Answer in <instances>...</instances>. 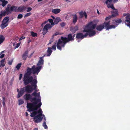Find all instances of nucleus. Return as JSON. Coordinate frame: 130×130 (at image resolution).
Here are the masks:
<instances>
[{
	"label": "nucleus",
	"mask_w": 130,
	"mask_h": 130,
	"mask_svg": "<svg viewBox=\"0 0 130 130\" xmlns=\"http://www.w3.org/2000/svg\"><path fill=\"white\" fill-rule=\"evenodd\" d=\"M26 9V7L24 6H21L17 8V12H23Z\"/></svg>",
	"instance_id": "obj_14"
},
{
	"label": "nucleus",
	"mask_w": 130,
	"mask_h": 130,
	"mask_svg": "<svg viewBox=\"0 0 130 130\" xmlns=\"http://www.w3.org/2000/svg\"><path fill=\"white\" fill-rule=\"evenodd\" d=\"M34 53V52L33 53H31L29 55V56L28 57V58H30L32 56Z\"/></svg>",
	"instance_id": "obj_53"
},
{
	"label": "nucleus",
	"mask_w": 130,
	"mask_h": 130,
	"mask_svg": "<svg viewBox=\"0 0 130 130\" xmlns=\"http://www.w3.org/2000/svg\"><path fill=\"white\" fill-rule=\"evenodd\" d=\"M3 16V15H2L1 14H0V20L2 18V17Z\"/></svg>",
	"instance_id": "obj_63"
},
{
	"label": "nucleus",
	"mask_w": 130,
	"mask_h": 130,
	"mask_svg": "<svg viewBox=\"0 0 130 130\" xmlns=\"http://www.w3.org/2000/svg\"><path fill=\"white\" fill-rule=\"evenodd\" d=\"M36 91L31 95L29 93H26L23 96L24 99L26 100H30L31 103L27 102V108H28L27 111L29 112L37 110L42 105L41 98L40 92L37 93Z\"/></svg>",
	"instance_id": "obj_1"
},
{
	"label": "nucleus",
	"mask_w": 130,
	"mask_h": 130,
	"mask_svg": "<svg viewBox=\"0 0 130 130\" xmlns=\"http://www.w3.org/2000/svg\"><path fill=\"white\" fill-rule=\"evenodd\" d=\"M20 46V43H18L17 44V45L15 47V48H17Z\"/></svg>",
	"instance_id": "obj_55"
},
{
	"label": "nucleus",
	"mask_w": 130,
	"mask_h": 130,
	"mask_svg": "<svg viewBox=\"0 0 130 130\" xmlns=\"http://www.w3.org/2000/svg\"><path fill=\"white\" fill-rule=\"evenodd\" d=\"M33 91V88L30 85H28L26 86L21 88L19 92L17 98H19L23 95L24 93L26 91L28 93H31Z\"/></svg>",
	"instance_id": "obj_3"
},
{
	"label": "nucleus",
	"mask_w": 130,
	"mask_h": 130,
	"mask_svg": "<svg viewBox=\"0 0 130 130\" xmlns=\"http://www.w3.org/2000/svg\"><path fill=\"white\" fill-rule=\"evenodd\" d=\"M24 103L23 100L21 99H19V105H21Z\"/></svg>",
	"instance_id": "obj_34"
},
{
	"label": "nucleus",
	"mask_w": 130,
	"mask_h": 130,
	"mask_svg": "<svg viewBox=\"0 0 130 130\" xmlns=\"http://www.w3.org/2000/svg\"><path fill=\"white\" fill-rule=\"evenodd\" d=\"M61 39H59L58 40L56 45L57 48L60 50H62L61 47H64L66 44L67 43L66 42V41H61Z\"/></svg>",
	"instance_id": "obj_6"
},
{
	"label": "nucleus",
	"mask_w": 130,
	"mask_h": 130,
	"mask_svg": "<svg viewBox=\"0 0 130 130\" xmlns=\"http://www.w3.org/2000/svg\"><path fill=\"white\" fill-rule=\"evenodd\" d=\"M42 66H39L35 67V65L32 67L31 68L29 67L27 68L26 72L24 75L23 81L25 85H26L32 82L33 79L32 76L31 75L32 73L34 75L36 74H38L40 71Z\"/></svg>",
	"instance_id": "obj_2"
},
{
	"label": "nucleus",
	"mask_w": 130,
	"mask_h": 130,
	"mask_svg": "<svg viewBox=\"0 0 130 130\" xmlns=\"http://www.w3.org/2000/svg\"><path fill=\"white\" fill-rule=\"evenodd\" d=\"M37 114L39 113V114L33 118V119L34 120V122L35 123H38L40 122L43 119V117L42 116H44V115H42V109L40 108L38 111H37Z\"/></svg>",
	"instance_id": "obj_4"
},
{
	"label": "nucleus",
	"mask_w": 130,
	"mask_h": 130,
	"mask_svg": "<svg viewBox=\"0 0 130 130\" xmlns=\"http://www.w3.org/2000/svg\"><path fill=\"white\" fill-rule=\"evenodd\" d=\"M28 50H26L25 52L22 55V57L23 59L25 60L28 56Z\"/></svg>",
	"instance_id": "obj_15"
},
{
	"label": "nucleus",
	"mask_w": 130,
	"mask_h": 130,
	"mask_svg": "<svg viewBox=\"0 0 130 130\" xmlns=\"http://www.w3.org/2000/svg\"><path fill=\"white\" fill-rule=\"evenodd\" d=\"M79 18H81L85 16V18L86 19L87 18V15L86 12L85 11L83 12L82 11L79 13Z\"/></svg>",
	"instance_id": "obj_16"
},
{
	"label": "nucleus",
	"mask_w": 130,
	"mask_h": 130,
	"mask_svg": "<svg viewBox=\"0 0 130 130\" xmlns=\"http://www.w3.org/2000/svg\"><path fill=\"white\" fill-rule=\"evenodd\" d=\"M111 17H112L111 15H110L109 17H107L105 18V20L106 21L108 20L109 19H110V18H111Z\"/></svg>",
	"instance_id": "obj_47"
},
{
	"label": "nucleus",
	"mask_w": 130,
	"mask_h": 130,
	"mask_svg": "<svg viewBox=\"0 0 130 130\" xmlns=\"http://www.w3.org/2000/svg\"><path fill=\"white\" fill-rule=\"evenodd\" d=\"M59 34V32H55V33L53 35L52 37V38H54V36L58 35Z\"/></svg>",
	"instance_id": "obj_45"
},
{
	"label": "nucleus",
	"mask_w": 130,
	"mask_h": 130,
	"mask_svg": "<svg viewBox=\"0 0 130 130\" xmlns=\"http://www.w3.org/2000/svg\"><path fill=\"white\" fill-rule=\"evenodd\" d=\"M3 105L4 106V105H5V101H3Z\"/></svg>",
	"instance_id": "obj_62"
},
{
	"label": "nucleus",
	"mask_w": 130,
	"mask_h": 130,
	"mask_svg": "<svg viewBox=\"0 0 130 130\" xmlns=\"http://www.w3.org/2000/svg\"><path fill=\"white\" fill-rule=\"evenodd\" d=\"M0 14L3 16H5L6 14L7 15L10 14H9L7 12L6 10V8L5 10L2 11H1V13Z\"/></svg>",
	"instance_id": "obj_24"
},
{
	"label": "nucleus",
	"mask_w": 130,
	"mask_h": 130,
	"mask_svg": "<svg viewBox=\"0 0 130 130\" xmlns=\"http://www.w3.org/2000/svg\"><path fill=\"white\" fill-rule=\"evenodd\" d=\"M60 9L57 8L52 9V12L55 14H57L60 12Z\"/></svg>",
	"instance_id": "obj_21"
},
{
	"label": "nucleus",
	"mask_w": 130,
	"mask_h": 130,
	"mask_svg": "<svg viewBox=\"0 0 130 130\" xmlns=\"http://www.w3.org/2000/svg\"><path fill=\"white\" fill-rule=\"evenodd\" d=\"M127 21V23H125L126 25H127V26H129L130 28V20L129 21L127 20H126Z\"/></svg>",
	"instance_id": "obj_41"
},
{
	"label": "nucleus",
	"mask_w": 130,
	"mask_h": 130,
	"mask_svg": "<svg viewBox=\"0 0 130 130\" xmlns=\"http://www.w3.org/2000/svg\"><path fill=\"white\" fill-rule=\"evenodd\" d=\"M109 3H111V0H106L105 2V3L108 5V2Z\"/></svg>",
	"instance_id": "obj_50"
},
{
	"label": "nucleus",
	"mask_w": 130,
	"mask_h": 130,
	"mask_svg": "<svg viewBox=\"0 0 130 130\" xmlns=\"http://www.w3.org/2000/svg\"><path fill=\"white\" fill-rule=\"evenodd\" d=\"M78 30V26H75L74 27H71L70 29V30L73 33H75V32Z\"/></svg>",
	"instance_id": "obj_17"
},
{
	"label": "nucleus",
	"mask_w": 130,
	"mask_h": 130,
	"mask_svg": "<svg viewBox=\"0 0 130 130\" xmlns=\"http://www.w3.org/2000/svg\"><path fill=\"white\" fill-rule=\"evenodd\" d=\"M25 38V37H24V36H22V37H21L20 38V39H19V40H22V39H24Z\"/></svg>",
	"instance_id": "obj_54"
},
{
	"label": "nucleus",
	"mask_w": 130,
	"mask_h": 130,
	"mask_svg": "<svg viewBox=\"0 0 130 130\" xmlns=\"http://www.w3.org/2000/svg\"><path fill=\"white\" fill-rule=\"evenodd\" d=\"M2 98H3V101H5V97L3 96L2 97Z\"/></svg>",
	"instance_id": "obj_59"
},
{
	"label": "nucleus",
	"mask_w": 130,
	"mask_h": 130,
	"mask_svg": "<svg viewBox=\"0 0 130 130\" xmlns=\"http://www.w3.org/2000/svg\"><path fill=\"white\" fill-rule=\"evenodd\" d=\"M37 83V81L36 79H33L32 82L30 83H31L32 86L34 87V88L33 89V90H36L37 87L36 84Z\"/></svg>",
	"instance_id": "obj_12"
},
{
	"label": "nucleus",
	"mask_w": 130,
	"mask_h": 130,
	"mask_svg": "<svg viewBox=\"0 0 130 130\" xmlns=\"http://www.w3.org/2000/svg\"><path fill=\"white\" fill-rule=\"evenodd\" d=\"M115 27L116 26L114 25H109V30L112 28H115Z\"/></svg>",
	"instance_id": "obj_42"
},
{
	"label": "nucleus",
	"mask_w": 130,
	"mask_h": 130,
	"mask_svg": "<svg viewBox=\"0 0 130 130\" xmlns=\"http://www.w3.org/2000/svg\"><path fill=\"white\" fill-rule=\"evenodd\" d=\"M96 29L99 31H101L104 28V26L103 24L98 25L96 26Z\"/></svg>",
	"instance_id": "obj_19"
},
{
	"label": "nucleus",
	"mask_w": 130,
	"mask_h": 130,
	"mask_svg": "<svg viewBox=\"0 0 130 130\" xmlns=\"http://www.w3.org/2000/svg\"><path fill=\"white\" fill-rule=\"evenodd\" d=\"M32 13L31 12H29L26 13L25 16L24 17L25 18L29 16Z\"/></svg>",
	"instance_id": "obj_39"
},
{
	"label": "nucleus",
	"mask_w": 130,
	"mask_h": 130,
	"mask_svg": "<svg viewBox=\"0 0 130 130\" xmlns=\"http://www.w3.org/2000/svg\"><path fill=\"white\" fill-rule=\"evenodd\" d=\"M13 62V60H11L8 61V64L9 65H11Z\"/></svg>",
	"instance_id": "obj_49"
},
{
	"label": "nucleus",
	"mask_w": 130,
	"mask_h": 130,
	"mask_svg": "<svg viewBox=\"0 0 130 130\" xmlns=\"http://www.w3.org/2000/svg\"><path fill=\"white\" fill-rule=\"evenodd\" d=\"M113 20L115 21L116 22L118 23H120L122 22V20L121 19H119L117 20Z\"/></svg>",
	"instance_id": "obj_40"
},
{
	"label": "nucleus",
	"mask_w": 130,
	"mask_h": 130,
	"mask_svg": "<svg viewBox=\"0 0 130 130\" xmlns=\"http://www.w3.org/2000/svg\"><path fill=\"white\" fill-rule=\"evenodd\" d=\"M66 25V23L64 22H62L60 24V25L62 27Z\"/></svg>",
	"instance_id": "obj_48"
},
{
	"label": "nucleus",
	"mask_w": 130,
	"mask_h": 130,
	"mask_svg": "<svg viewBox=\"0 0 130 130\" xmlns=\"http://www.w3.org/2000/svg\"><path fill=\"white\" fill-rule=\"evenodd\" d=\"M109 21L107 22H104L103 24L104 26V28L106 29L107 30H109V28L110 25Z\"/></svg>",
	"instance_id": "obj_18"
},
{
	"label": "nucleus",
	"mask_w": 130,
	"mask_h": 130,
	"mask_svg": "<svg viewBox=\"0 0 130 130\" xmlns=\"http://www.w3.org/2000/svg\"><path fill=\"white\" fill-rule=\"evenodd\" d=\"M52 48L50 47H48L47 48V54L46 55L47 56H49L51 55L52 52Z\"/></svg>",
	"instance_id": "obj_20"
},
{
	"label": "nucleus",
	"mask_w": 130,
	"mask_h": 130,
	"mask_svg": "<svg viewBox=\"0 0 130 130\" xmlns=\"http://www.w3.org/2000/svg\"><path fill=\"white\" fill-rule=\"evenodd\" d=\"M118 1V0H111V2L112 1H113V2H115L117 1Z\"/></svg>",
	"instance_id": "obj_58"
},
{
	"label": "nucleus",
	"mask_w": 130,
	"mask_h": 130,
	"mask_svg": "<svg viewBox=\"0 0 130 130\" xmlns=\"http://www.w3.org/2000/svg\"><path fill=\"white\" fill-rule=\"evenodd\" d=\"M129 13H125L123 14V16H124L126 17Z\"/></svg>",
	"instance_id": "obj_56"
},
{
	"label": "nucleus",
	"mask_w": 130,
	"mask_h": 130,
	"mask_svg": "<svg viewBox=\"0 0 130 130\" xmlns=\"http://www.w3.org/2000/svg\"><path fill=\"white\" fill-rule=\"evenodd\" d=\"M93 30H91V29L83 30V31L84 32H86V33H87L88 35H89V36L91 37L94 36L96 34L95 31Z\"/></svg>",
	"instance_id": "obj_9"
},
{
	"label": "nucleus",
	"mask_w": 130,
	"mask_h": 130,
	"mask_svg": "<svg viewBox=\"0 0 130 130\" xmlns=\"http://www.w3.org/2000/svg\"><path fill=\"white\" fill-rule=\"evenodd\" d=\"M46 55H44L43 56L40 57V59L38 61L37 66H40L41 65H42L43 64L44 60L43 58Z\"/></svg>",
	"instance_id": "obj_13"
},
{
	"label": "nucleus",
	"mask_w": 130,
	"mask_h": 130,
	"mask_svg": "<svg viewBox=\"0 0 130 130\" xmlns=\"http://www.w3.org/2000/svg\"><path fill=\"white\" fill-rule=\"evenodd\" d=\"M55 44H56V43ZM52 48L53 50H54L55 51L56 50V44L53 45L52 46Z\"/></svg>",
	"instance_id": "obj_43"
},
{
	"label": "nucleus",
	"mask_w": 130,
	"mask_h": 130,
	"mask_svg": "<svg viewBox=\"0 0 130 130\" xmlns=\"http://www.w3.org/2000/svg\"><path fill=\"white\" fill-rule=\"evenodd\" d=\"M87 36V33H85L84 35H83L82 33H78L76 34V38L77 39H80L82 40L86 37Z\"/></svg>",
	"instance_id": "obj_10"
},
{
	"label": "nucleus",
	"mask_w": 130,
	"mask_h": 130,
	"mask_svg": "<svg viewBox=\"0 0 130 130\" xmlns=\"http://www.w3.org/2000/svg\"><path fill=\"white\" fill-rule=\"evenodd\" d=\"M2 2V5L3 7L5 6L8 3V2L7 1H5H5H4V2Z\"/></svg>",
	"instance_id": "obj_36"
},
{
	"label": "nucleus",
	"mask_w": 130,
	"mask_h": 130,
	"mask_svg": "<svg viewBox=\"0 0 130 130\" xmlns=\"http://www.w3.org/2000/svg\"><path fill=\"white\" fill-rule=\"evenodd\" d=\"M61 21V20L60 18L59 17H57L55 19L54 21V24H57L58 22L60 21Z\"/></svg>",
	"instance_id": "obj_25"
},
{
	"label": "nucleus",
	"mask_w": 130,
	"mask_h": 130,
	"mask_svg": "<svg viewBox=\"0 0 130 130\" xmlns=\"http://www.w3.org/2000/svg\"><path fill=\"white\" fill-rule=\"evenodd\" d=\"M5 38L3 35H0V44L2 43L4 41Z\"/></svg>",
	"instance_id": "obj_29"
},
{
	"label": "nucleus",
	"mask_w": 130,
	"mask_h": 130,
	"mask_svg": "<svg viewBox=\"0 0 130 130\" xmlns=\"http://www.w3.org/2000/svg\"><path fill=\"white\" fill-rule=\"evenodd\" d=\"M107 7L108 8H110L113 10H115L116 9L114 7L113 4H112L111 5H110L109 4H108L107 5Z\"/></svg>",
	"instance_id": "obj_32"
},
{
	"label": "nucleus",
	"mask_w": 130,
	"mask_h": 130,
	"mask_svg": "<svg viewBox=\"0 0 130 130\" xmlns=\"http://www.w3.org/2000/svg\"><path fill=\"white\" fill-rule=\"evenodd\" d=\"M23 74L21 73L20 74L19 77V80H21V79L22 78V77Z\"/></svg>",
	"instance_id": "obj_51"
},
{
	"label": "nucleus",
	"mask_w": 130,
	"mask_h": 130,
	"mask_svg": "<svg viewBox=\"0 0 130 130\" xmlns=\"http://www.w3.org/2000/svg\"><path fill=\"white\" fill-rule=\"evenodd\" d=\"M17 6H16L14 5L11 6V5L8 4L7 5L6 8V10L8 13L9 14L12 13V12H17Z\"/></svg>",
	"instance_id": "obj_5"
},
{
	"label": "nucleus",
	"mask_w": 130,
	"mask_h": 130,
	"mask_svg": "<svg viewBox=\"0 0 130 130\" xmlns=\"http://www.w3.org/2000/svg\"><path fill=\"white\" fill-rule=\"evenodd\" d=\"M32 10V8L30 7H28L27 8V12H29L30 11Z\"/></svg>",
	"instance_id": "obj_46"
},
{
	"label": "nucleus",
	"mask_w": 130,
	"mask_h": 130,
	"mask_svg": "<svg viewBox=\"0 0 130 130\" xmlns=\"http://www.w3.org/2000/svg\"><path fill=\"white\" fill-rule=\"evenodd\" d=\"M112 13L111 16L112 17H115L118 15V10L117 9L115 10V11L111 12Z\"/></svg>",
	"instance_id": "obj_23"
},
{
	"label": "nucleus",
	"mask_w": 130,
	"mask_h": 130,
	"mask_svg": "<svg viewBox=\"0 0 130 130\" xmlns=\"http://www.w3.org/2000/svg\"><path fill=\"white\" fill-rule=\"evenodd\" d=\"M52 26L49 24H46L43 28V30L44 31V33L45 34L48 32V30L49 29L51 28Z\"/></svg>",
	"instance_id": "obj_11"
},
{
	"label": "nucleus",
	"mask_w": 130,
	"mask_h": 130,
	"mask_svg": "<svg viewBox=\"0 0 130 130\" xmlns=\"http://www.w3.org/2000/svg\"><path fill=\"white\" fill-rule=\"evenodd\" d=\"M32 111L33 112L31 113L30 116L31 117H34V118L35 116H36V115L37 114V112L36 110L33 111Z\"/></svg>",
	"instance_id": "obj_30"
},
{
	"label": "nucleus",
	"mask_w": 130,
	"mask_h": 130,
	"mask_svg": "<svg viewBox=\"0 0 130 130\" xmlns=\"http://www.w3.org/2000/svg\"><path fill=\"white\" fill-rule=\"evenodd\" d=\"M73 23L75 24L77 22L78 18L76 14H75L73 15Z\"/></svg>",
	"instance_id": "obj_22"
},
{
	"label": "nucleus",
	"mask_w": 130,
	"mask_h": 130,
	"mask_svg": "<svg viewBox=\"0 0 130 130\" xmlns=\"http://www.w3.org/2000/svg\"><path fill=\"white\" fill-rule=\"evenodd\" d=\"M22 64L21 63H18L16 66V68L18 70H19Z\"/></svg>",
	"instance_id": "obj_37"
},
{
	"label": "nucleus",
	"mask_w": 130,
	"mask_h": 130,
	"mask_svg": "<svg viewBox=\"0 0 130 130\" xmlns=\"http://www.w3.org/2000/svg\"><path fill=\"white\" fill-rule=\"evenodd\" d=\"M5 51H3L1 52L0 53V55H1L3 53H4V52Z\"/></svg>",
	"instance_id": "obj_61"
},
{
	"label": "nucleus",
	"mask_w": 130,
	"mask_h": 130,
	"mask_svg": "<svg viewBox=\"0 0 130 130\" xmlns=\"http://www.w3.org/2000/svg\"><path fill=\"white\" fill-rule=\"evenodd\" d=\"M51 17L53 19H55V17L53 16V15H51Z\"/></svg>",
	"instance_id": "obj_60"
},
{
	"label": "nucleus",
	"mask_w": 130,
	"mask_h": 130,
	"mask_svg": "<svg viewBox=\"0 0 130 130\" xmlns=\"http://www.w3.org/2000/svg\"><path fill=\"white\" fill-rule=\"evenodd\" d=\"M31 35L33 37H35L37 36V35L36 33H35L33 31H31Z\"/></svg>",
	"instance_id": "obj_35"
},
{
	"label": "nucleus",
	"mask_w": 130,
	"mask_h": 130,
	"mask_svg": "<svg viewBox=\"0 0 130 130\" xmlns=\"http://www.w3.org/2000/svg\"><path fill=\"white\" fill-rule=\"evenodd\" d=\"M23 17V15L21 14H19L17 18L18 19H21Z\"/></svg>",
	"instance_id": "obj_44"
},
{
	"label": "nucleus",
	"mask_w": 130,
	"mask_h": 130,
	"mask_svg": "<svg viewBox=\"0 0 130 130\" xmlns=\"http://www.w3.org/2000/svg\"><path fill=\"white\" fill-rule=\"evenodd\" d=\"M125 18L126 19L125 20L126 23H127V21H126L127 20L129 21L130 20V14H128L126 17H125Z\"/></svg>",
	"instance_id": "obj_33"
},
{
	"label": "nucleus",
	"mask_w": 130,
	"mask_h": 130,
	"mask_svg": "<svg viewBox=\"0 0 130 130\" xmlns=\"http://www.w3.org/2000/svg\"><path fill=\"white\" fill-rule=\"evenodd\" d=\"M5 59H3L2 60L0 61V67H3L5 65Z\"/></svg>",
	"instance_id": "obj_26"
},
{
	"label": "nucleus",
	"mask_w": 130,
	"mask_h": 130,
	"mask_svg": "<svg viewBox=\"0 0 130 130\" xmlns=\"http://www.w3.org/2000/svg\"><path fill=\"white\" fill-rule=\"evenodd\" d=\"M25 114L26 116L27 117L28 116V114L27 112H25Z\"/></svg>",
	"instance_id": "obj_57"
},
{
	"label": "nucleus",
	"mask_w": 130,
	"mask_h": 130,
	"mask_svg": "<svg viewBox=\"0 0 130 130\" xmlns=\"http://www.w3.org/2000/svg\"><path fill=\"white\" fill-rule=\"evenodd\" d=\"M8 25V23H3L1 25V27L2 29H3Z\"/></svg>",
	"instance_id": "obj_28"
},
{
	"label": "nucleus",
	"mask_w": 130,
	"mask_h": 130,
	"mask_svg": "<svg viewBox=\"0 0 130 130\" xmlns=\"http://www.w3.org/2000/svg\"><path fill=\"white\" fill-rule=\"evenodd\" d=\"M34 130H38V128H35L34 129Z\"/></svg>",
	"instance_id": "obj_64"
},
{
	"label": "nucleus",
	"mask_w": 130,
	"mask_h": 130,
	"mask_svg": "<svg viewBox=\"0 0 130 130\" xmlns=\"http://www.w3.org/2000/svg\"><path fill=\"white\" fill-rule=\"evenodd\" d=\"M61 40L62 41H66V42L68 43L70 41H73L74 40V37H72V34H70L68 35L67 37H61Z\"/></svg>",
	"instance_id": "obj_8"
},
{
	"label": "nucleus",
	"mask_w": 130,
	"mask_h": 130,
	"mask_svg": "<svg viewBox=\"0 0 130 130\" xmlns=\"http://www.w3.org/2000/svg\"><path fill=\"white\" fill-rule=\"evenodd\" d=\"M9 17L8 16L4 18L2 22L3 23H8V22L9 21Z\"/></svg>",
	"instance_id": "obj_27"
},
{
	"label": "nucleus",
	"mask_w": 130,
	"mask_h": 130,
	"mask_svg": "<svg viewBox=\"0 0 130 130\" xmlns=\"http://www.w3.org/2000/svg\"><path fill=\"white\" fill-rule=\"evenodd\" d=\"M48 21L51 24V25L52 26V27L54 25V23L53 22V21L52 19H49L47 21H45L44 22V23H46V22Z\"/></svg>",
	"instance_id": "obj_31"
},
{
	"label": "nucleus",
	"mask_w": 130,
	"mask_h": 130,
	"mask_svg": "<svg viewBox=\"0 0 130 130\" xmlns=\"http://www.w3.org/2000/svg\"><path fill=\"white\" fill-rule=\"evenodd\" d=\"M96 26V24H93V22H89L85 27L84 30H88V29H94Z\"/></svg>",
	"instance_id": "obj_7"
},
{
	"label": "nucleus",
	"mask_w": 130,
	"mask_h": 130,
	"mask_svg": "<svg viewBox=\"0 0 130 130\" xmlns=\"http://www.w3.org/2000/svg\"><path fill=\"white\" fill-rule=\"evenodd\" d=\"M43 126L44 127V128L46 129L47 128V126L46 125L45 121H44L43 123Z\"/></svg>",
	"instance_id": "obj_38"
},
{
	"label": "nucleus",
	"mask_w": 130,
	"mask_h": 130,
	"mask_svg": "<svg viewBox=\"0 0 130 130\" xmlns=\"http://www.w3.org/2000/svg\"><path fill=\"white\" fill-rule=\"evenodd\" d=\"M1 56H0V57L1 58H3L5 56V54H1V55H0Z\"/></svg>",
	"instance_id": "obj_52"
}]
</instances>
